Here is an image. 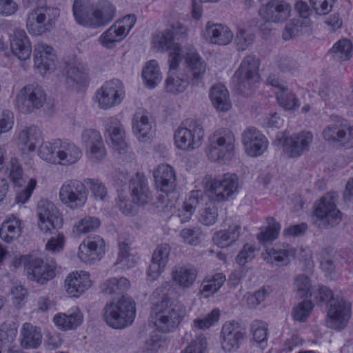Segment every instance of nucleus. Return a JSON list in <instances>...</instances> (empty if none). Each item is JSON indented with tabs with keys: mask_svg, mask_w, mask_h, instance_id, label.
Instances as JSON below:
<instances>
[{
	"mask_svg": "<svg viewBox=\"0 0 353 353\" xmlns=\"http://www.w3.org/2000/svg\"><path fill=\"white\" fill-rule=\"evenodd\" d=\"M75 21L86 27L99 28L104 26L112 20L116 8L108 1H101L91 7L88 6V0H74L72 6Z\"/></svg>",
	"mask_w": 353,
	"mask_h": 353,
	"instance_id": "1",
	"label": "nucleus"
},
{
	"mask_svg": "<svg viewBox=\"0 0 353 353\" xmlns=\"http://www.w3.org/2000/svg\"><path fill=\"white\" fill-rule=\"evenodd\" d=\"M152 313L157 330L168 333L173 331L181 323L186 314V309L181 302L163 297L153 305Z\"/></svg>",
	"mask_w": 353,
	"mask_h": 353,
	"instance_id": "2",
	"label": "nucleus"
},
{
	"mask_svg": "<svg viewBox=\"0 0 353 353\" xmlns=\"http://www.w3.org/2000/svg\"><path fill=\"white\" fill-rule=\"evenodd\" d=\"M135 316V302L131 297L125 296H123L117 303L107 304L103 310L105 321L115 329H122L131 325Z\"/></svg>",
	"mask_w": 353,
	"mask_h": 353,
	"instance_id": "3",
	"label": "nucleus"
},
{
	"mask_svg": "<svg viewBox=\"0 0 353 353\" xmlns=\"http://www.w3.org/2000/svg\"><path fill=\"white\" fill-rule=\"evenodd\" d=\"M204 130L201 123L188 119L183 123V126H179L174 132V143L181 150H192L202 144Z\"/></svg>",
	"mask_w": 353,
	"mask_h": 353,
	"instance_id": "4",
	"label": "nucleus"
},
{
	"mask_svg": "<svg viewBox=\"0 0 353 353\" xmlns=\"http://www.w3.org/2000/svg\"><path fill=\"white\" fill-rule=\"evenodd\" d=\"M59 15V10L48 7H37L31 10L27 17L26 27L28 32L34 36L50 32Z\"/></svg>",
	"mask_w": 353,
	"mask_h": 353,
	"instance_id": "5",
	"label": "nucleus"
},
{
	"mask_svg": "<svg viewBox=\"0 0 353 353\" xmlns=\"http://www.w3.org/2000/svg\"><path fill=\"white\" fill-rule=\"evenodd\" d=\"M208 156L214 161L229 159L235 145V137L228 129H219L209 137Z\"/></svg>",
	"mask_w": 353,
	"mask_h": 353,
	"instance_id": "6",
	"label": "nucleus"
},
{
	"mask_svg": "<svg viewBox=\"0 0 353 353\" xmlns=\"http://www.w3.org/2000/svg\"><path fill=\"white\" fill-rule=\"evenodd\" d=\"M313 140V135L307 131L287 136L283 132H279L275 138V145H281L285 153L291 158L299 157L305 151L309 150Z\"/></svg>",
	"mask_w": 353,
	"mask_h": 353,
	"instance_id": "7",
	"label": "nucleus"
},
{
	"mask_svg": "<svg viewBox=\"0 0 353 353\" xmlns=\"http://www.w3.org/2000/svg\"><path fill=\"white\" fill-rule=\"evenodd\" d=\"M59 199L63 204L72 210L82 208L88 199L85 185L75 179L66 180L61 186Z\"/></svg>",
	"mask_w": 353,
	"mask_h": 353,
	"instance_id": "8",
	"label": "nucleus"
},
{
	"mask_svg": "<svg viewBox=\"0 0 353 353\" xmlns=\"http://www.w3.org/2000/svg\"><path fill=\"white\" fill-rule=\"evenodd\" d=\"M125 96L123 82L118 79L106 81L95 93L99 108L108 110L121 104Z\"/></svg>",
	"mask_w": 353,
	"mask_h": 353,
	"instance_id": "9",
	"label": "nucleus"
},
{
	"mask_svg": "<svg viewBox=\"0 0 353 353\" xmlns=\"http://www.w3.org/2000/svg\"><path fill=\"white\" fill-rule=\"evenodd\" d=\"M28 279L43 284L55 276L57 264L54 261L44 263L43 259L33 255H27L22 258Z\"/></svg>",
	"mask_w": 353,
	"mask_h": 353,
	"instance_id": "10",
	"label": "nucleus"
},
{
	"mask_svg": "<svg viewBox=\"0 0 353 353\" xmlns=\"http://www.w3.org/2000/svg\"><path fill=\"white\" fill-rule=\"evenodd\" d=\"M153 46L161 51L170 50L168 64L170 70H176L182 59L181 47L175 42V37L170 28L156 32L152 38Z\"/></svg>",
	"mask_w": 353,
	"mask_h": 353,
	"instance_id": "11",
	"label": "nucleus"
},
{
	"mask_svg": "<svg viewBox=\"0 0 353 353\" xmlns=\"http://www.w3.org/2000/svg\"><path fill=\"white\" fill-rule=\"evenodd\" d=\"M351 317V304L343 297L336 296L329 303L326 325L329 328L341 330L348 324Z\"/></svg>",
	"mask_w": 353,
	"mask_h": 353,
	"instance_id": "12",
	"label": "nucleus"
},
{
	"mask_svg": "<svg viewBox=\"0 0 353 353\" xmlns=\"http://www.w3.org/2000/svg\"><path fill=\"white\" fill-rule=\"evenodd\" d=\"M38 226L43 232L53 233L54 230L61 228L63 224L61 214L51 201L42 199L37 204Z\"/></svg>",
	"mask_w": 353,
	"mask_h": 353,
	"instance_id": "13",
	"label": "nucleus"
},
{
	"mask_svg": "<svg viewBox=\"0 0 353 353\" xmlns=\"http://www.w3.org/2000/svg\"><path fill=\"white\" fill-rule=\"evenodd\" d=\"M239 186V178L236 174H225L210 182V196L219 202L228 201L238 191Z\"/></svg>",
	"mask_w": 353,
	"mask_h": 353,
	"instance_id": "14",
	"label": "nucleus"
},
{
	"mask_svg": "<svg viewBox=\"0 0 353 353\" xmlns=\"http://www.w3.org/2000/svg\"><path fill=\"white\" fill-rule=\"evenodd\" d=\"M337 196L336 193L330 192L315 203L314 214L325 225L334 226L341 221V212L336 205Z\"/></svg>",
	"mask_w": 353,
	"mask_h": 353,
	"instance_id": "15",
	"label": "nucleus"
},
{
	"mask_svg": "<svg viewBox=\"0 0 353 353\" xmlns=\"http://www.w3.org/2000/svg\"><path fill=\"white\" fill-rule=\"evenodd\" d=\"M46 100L44 90L39 86L28 85L23 87L17 96V105L23 113H30L41 108Z\"/></svg>",
	"mask_w": 353,
	"mask_h": 353,
	"instance_id": "16",
	"label": "nucleus"
},
{
	"mask_svg": "<svg viewBox=\"0 0 353 353\" xmlns=\"http://www.w3.org/2000/svg\"><path fill=\"white\" fill-rule=\"evenodd\" d=\"M291 6L283 0H270L260 6L259 17L266 23H283L290 17Z\"/></svg>",
	"mask_w": 353,
	"mask_h": 353,
	"instance_id": "17",
	"label": "nucleus"
},
{
	"mask_svg": "<svg viewBox=\"0 0 353 353\" xmlns=\"http://www.w3.org/2000/svg\"><path fill=\"white\" fill-rule=\"evenodd\" d=\"M322 135L325 140L332 142H340L353 146V125L350 126L347 121L341 118L336 120L323 130Z\"/></svg>",
	"mask_w": 353,
	"mask_h": 353,
	"instance_id": "18",
	"label": "nucleus"
},
{
	"mask_svg": "<svg viewBox=\"0 0 353 353\" xmlns=\"http://www.w3.org/2000/svg\"><path fill=\"white\" fill-rule=\"evenodd\" d=\"M81 142L87 149L89 159L101 161L106 155V150L101 133L95 129H85L81 134Z\"/></svg>",
	"mask_w": 353,
	"mask_h": 353,
	"instance_id": "19",
	"label": "nucleus"
},
{
	"mask_svg": "<svg viewBox=\"0 0 353 353\" xmlns=\"http://www.w3.org/2000/svg\"><path fill=\"white\" fill-rule=\"evenodd\" d=\"M185 61L189 70V73L186 75L189 83L192 85L202 83L206 73L207 65L194 48L188 49L185 55Z\"/></svg>",
	"mask_w": 353,
	"mask_h": 353,
	"instance_id": "20",
	"label": "nucleus"
},
{
	"mask_svg": "<svg viewBox=\"0 0 353 353\" xmlns=\"http://www.w3.org/2000/svg\"><path fill=\"white\" fill-rule=\"evenodd\" d=\"M242 143L246 153L250 157H258L266 151L268 141L256 128L249 127L242 133Z\"/></svg>",
	"mask_w": 353,
	"mask_h": 353,
	"instance_id": "21",
	"label": "nucleus"
},
{
	"mask_svg": "<svg viewBox=\"0 0 353 353\" xmlns=\"http://www.w3.org/2000/svg\"><path fill=\"white\" fill-rule=\"evenodd\" d=\"M105 253V242L100 236L88 237L79 246L78 256L84 263L101 259Z\"/></svg>",
	"mask_w": 353,
	"mask_h": 353,
	"instance_id": "22",
	"label": "nucleus"
},
{
	"mask_svg": "<svg viewBox=\"0 0 353 353\" xmlns=\"http://www.w3.org/2000/svg\"><path fill=\"white\" fill-rule=\"evenodd\" d=\"M55 59L56 55L51 46L42 42L37 43L34 46V68L41 75H44L54 69Z\"/></svg>",
	"mask_w": 353,
	"mask_h": 353,
	"instance_id": "23",
	"label": "nucleus"
},
{
	"mask_svg": "<svg viewBox=\"0 0 353 353\" xmlns=\"http://www.w3.org/2000/svg\"><path fill=\"white\" fill-rule=\"evenodd\" d=\"M54 148L57 149L56 164L65 166L71 165L78 162L82 157L80 148L68 141L56 140Z\"/></svg>",
	"mask_w": 353,
	"mask_h": 353,
	"instance_id": "24",
	"label": "nucleus"
},
{
	"mask_svg": "<svg viewBox=\"0 0 353 353\" xmlns=\"http://www.w3.org/2000/svg\"><path fill=\"white\" fill-rule=\"evenodd\" d=\"M105 131L108 133V144L119 153L127 152L128 144L125 140V132L123 125L117 118H110L105 124Z\"/></svg>",
	"mask_w": 353,
	"mask_h": 353,
	"instance_id": "25",
	"label": "nucleus"
},
{
	"mask_svg": "<svg viewBox=\"0 0 353 353\" xmlns=\"http://www.w3.org/2000/svg\"><path fill=\"white\" fill-rule=\"evenodd\" d=\"M221 346L227 352L236 350L244 338V332L239 323L236 322L226 323L221 330Z\"/></svg>",
	"mask_w": 353,
	"mask_h": 353,
	"instance_id": "26",
	"label": "nucleus"
},
{
	"mask_svg": "<svg viewBox=\"0 0 353 353\" xmlns=\"http://www.w3.org/2000/svg\"><path fill=\"white\" fill-rule=\"evenodd\" d=\"M91 286L89 273L84 271L73 272L65 279V288L71 296H79Z\"/></svg>",
	"mask_w": 353,
	"mask_h": 353,
	"instance_id": "27",
	"label": "nucleus"
},
{
	"mask_svg": "<svg viewBox=\"0 0 353 353\" xmlns=\"http://www.w3.org/2000/svg\"><path fill=\"white\" fill-rule=\"evenodd\" d=\"M203 35L211 43L219 46L228 45L233 39V33L228 26L211 21L207 23Z\"/></svg>",
	"mask_w": 353,
	"mask_h": 353,
	"instance_id": "28",
	"label": "nucleus"
},
{
	"mask_svg": "<svg viewBox=\"0 0 353 353\" xmlns=\"http://www.w3.org/2000/svg\"><path fill=\"white\" fill-rule=\"evenodd\" d=\"M153 176L156 187L165 193L172 192L176 186L174 169L169 165H160L154 171Z\"/></svg>",
	"mask_w": 353,
	"mask_h": 353,
	"instance_id": "29",
	"label": "nucleus"
},
{
	"mask_svg": "<svg viewBox=\"0 0 353 353\" xmlns=\"http://www.w3.org/2000/svg\"><path fill=\"white\" fill-rule=\"evenodd\" d=\"M129 188L134 203L143 205L151 201L152 192L149 189L146 179L143 174L137 173L130 181Z\"/></svg>",
	"mask_w": 353,
	"mask_h": 353,
	"instance_id": "30",
	"label": "nucleus"
},
{
	"mask_svg": "<svg viewBox=\"0 0 353 353\" xmlns=\"http://www.w3.org/2000/svg\"><path fill=\"white\" fill-rule=\"evenodd\" d=\"M319 94L325 105L330 108L342 103L344 99L343 89L341 84L337 81L323 84L319 89Z\"/></svg>",
	"mask_w": 353,
	"mask_h": 353,
	"instance_id": "31",
	"label": "nucleus"
},
{
	"mask_svg": "<svg viewBox=\"0 0 353 353\" xmlns=\"http://www.w3.org/2000/svg\"><path fill=\"white\" fill-rule=\"evenodd\" d=\"M10 48L14 55L19 60H26L30 58L32 47L24 30H14L13 38L10 39Z\"/></svg>",
	"mask_w": 353,
	"mask_h": 353,
	"instance_id": "32",
	"label": "nucleus"
},
{
	"mask_svg": "<svg viewBox=\"0 0 353 353\" xmlns=\"http://www.w3.org/2000/svg\"><path fill=\"white\" fill-rule=\"evenodd\" d=\"M170 253V247L167 243L159 245L153 252L148 273L153 279L159 276L164 270Z\"/></svg>",
	"mask_w": 353,
	"mask_h": 353,
	"instance_id": "33",
	"label": "nucleus"
},
{
	"mask_svg": "<svg viewBox=\"0 0 353 353\" xmlns=\"http://www.w3.org/2000/svg\"><path fill=\"white\" fill-rule=\"evenodd\" d=\"M41 141V132L34 125L25 127L19 132L17 135L18 145L22 150H28L29 152L34 151L36 145L40 144Z\"/></svg>",
	"mask_w": 353,
	"mask_h": 353,
	"instance_id": "34",
	"label": "nucleus"
},
{
	"mask_svg": "<svg viewBox=\"0 0 353 353\" xmlns=\"http://www.w3.org/2000/svg\"><path fill=\"white\" fill-rule=\"evenodd\" d=\"M132 130L139 141H150L153 135V130L148 115L141 112H136L132 121Z\"/></svg>",
	"mask_w": 353,
	"mask_h": 353,
	"instance_id": "35",
	"label": "nucleus"
},
{
	"mask_svg": "<svg viewBox=\"0 0 353 353\" xmlns=\"http://www.w3.org/2000/svg\"><path fill=\"white\" fill-rule=\"evenodd\" d=\"M21 345L25 349H36L41 343L42 334L39 327L30 323L23 324L21 329Z\"/></svg>",
	"mask_w": 353,
	"mask_h": 353,
	"instance_id": "36",
	"label": "nucleus"
},
{
	"mask_svg": "<svg viewBox=\"0 0 353 353\" xmlns=\"http://www.w3.org/2000/svg\"><path fill=\"white\" fill-rule=\"evenodd\" d=\"M209 97L212 104L219 112H227L231 108L229 92L225 85L218 83L210 90Z\"/></svg>",
	"mask_w": 353,
	"mask_h": 353,
	"instance_id": "37",
	"label": "nucleus"
},
{
	"mask_svg": "<svg viewBox=\"0 0 353 353\" xmlns=\"http://www.w3.org/2000/svg\"><path fill=\"white\" fill-rule=\"evenodd\" d=\"M54 324L63 330H72L83 321V315L79 308L76 307L67 313L57 314L53 319Z\"/></svg>",
	"mask_w": 353,
	"mask_h": 353,
	"instance_id": "38",
	"label": "nucleus"
},
{
	"mask_svg": "<svg viewBox=\"0 0 353 353\" xmlns=\"http://www.w3.org/2000/svg\"><path fill=\"white\" fill-rule=\"evenodd\" d=\"M296 250L292 247L284 249L270 248L263 254V259L269 263L276 265H286L290 263L292 259L295 257Z\"/></svg>",
	"mask_w": 353,
	"mask_h": 353,
	"instance_id": "39",
	"label": "nucleus"
},
{
	"mask_svg": "<svg viewBox=\"0 0 353 353\" xmlns=\"http://www.w3.org/2000/svg\"><path fill=\"white\" fill-rule=\"evenodd\" d=\"M172 279L182 289H188L193 285L197 277V270L187 266H176L172 272Z\"/></svg>",
	"mask_w": 353,
	"mask_h": 353,
	"instance_id": "40",
	"label": "nucleus"
},
{
	"mask_svg": "<svg viewBox=\"0 0 353 353\" xmlns=\"http://www.w3.org/2000/svg\"><path fill=\"white\" fill-rule=\"evenodd\" d=\"M203 201V193L200 190L192 191L188 199L185 201L181 209L178 211V216L182 223L188 221L196 207Z\"/></svg>",
	"mask_w": 353,
	"mask_h": 353,
	"instance_id": "41",
	"label": "nucleus"
},
{
	"mask_svg": "<svg viewBox=\"0 0 353 353\" xmlns=\"http://www.w3.org/2000/svg\"><path fill=\"white\" fill-rule=\"evenodd\" d=\"M21 221L13 216L3 221L0 228V238L6 243L17 239L21 234Z\"/></svg>",
	"mask_w": 353,
	"mask_h": 353,
	"instance_id": "42",
	"label": "nucleus"
},
{
	"mask_svg": "<svg viewBox=\"0 0 353 353\" xmlns=\"http://www.w3.org/2000/svg\"><path fill=\"white\" fill-rule=\"evenodd\" d=\"M225 281V276L223 273L206 276L201 284L199 292L204 298H208L217 292Z\"/></svg>",
	"mask_w": 353,
	"mask_h": 353,
	"instance_id": "43",
	"label": "nucleus"
},
{
	"mask_svg": "<svg viewBox=\"0 0 353 353\" xmlns=\"http://www.w3.org/2000/svg\"><path fill=\"white\" fill-rule=\"evenodd\" d=\"M241 226L239 225H230L228 229L214 233L213 241L220 248H226L232 245L239 237Z\"/></svg>",
	"mask_w": 353,
	"mask_h": 353,
	"instance_id": "44",
	"label": "nucleus"
},
{
	"mask_svg": "<svg viewBox=\"0 0 353 353\" xmlns=\"http://www.w3.org/2000/svg\"><path fill=\"white\" fill-rule=\"evenodd\" d=\"M259 66V59L255 55L246 56L242 61L240 67L234 73L235 77H244L250 79H259L258 69Z\"/></svg>",
	"mask_w": 353,
	"mask_h": 353,
	"instance_id": "45",
	"label": "nucleus"
},
{
	"mask_svg": "<svg viewBox=\"0 0 353 353\" xmlns=\"http://www.w3.org/2000/svg\"><path fill=\"white\" fill-rule=\"evenodd\" d=\"M142 77L146 85L154 88L162 80L161 72L156 60H150L143 68Z\"/></svg>",
	"mask_w": 353,
	"mask_h": 353,
	"instance_id": "46",
	"label": "nucleus"
},
{
	"mask_svg": "<svg viewBox=\"0 0 353 353\" xmlns=\"http://www.w3.org/2000/svg\"><path fill=\"white\" fill-rule=\"evenodd\" d=\"M65 70L68 78L74 83L82 84L85 83L88 80V68L82 63H67Z\"/></svg>",
	"mask_w": 353,
	"mask_h": 353,
	"instance_id": "47",
	"label": "nucleus"
},
{
	"mask_svg": "<svg viewBox=\"0 0 353 353\" xmlns=\"http://www.w3.org/2000/svg\"><path fill=\"white\" fill-rule=\"evenodd\" d=\"M352 44L350 40L343 39L338 41L329 50L328 54L339 61H347L352 57Z\"/></svg>",
	"mask_w": 353,
	"mask_h": 353,
	"instance_id": "48",
	"label": "nucleus"
},
{
	"mask_svg": "<svg viewBox=\"0 0 353 353\" xmlns=\"http://www.w3.org/2000/svg\"><path fill=\"white\" fill-rule=\"evenodd\" d=\"M126 36L124 28L115 23L103 33L99 39L103 46L110 48L113 47L114 43L121 41Z\"/></svg>",
	"mask_w": 353,
	"mask_h": 353,
	"instance_id": "49",
	"label": "nucleus"
},
{
	"mask_svg": "<svg viewBox=\"0 0 353 353\" xmlns=\"http://www.w3.org/2000/svg\"><path fill=\"white\" fill-rule=\"evenodd\" d=\"M130 286V281L125 277H113L105 281L101 285L102 291L108 294H119L127 291Z\"/></svg>",
	"mask_w": 353,
	"mask_h": 353,
	"instance_id": "50",
	"label": "nucleus"
},
{
	"mask_svg": "<svg viewBox=\"0 0 353 353\" xmlns=\"http://www.w3.org/2000/svg\"><path fill=\"white\" fill-rule=\"evenodd\" d=\"M119 254L114 265L122 270L129 269L134 267L136 259L129 252L130 247L125 242L119 243Z\"/></svg>",
	"mask_w": 353,
	"mask_h": 353,
	"instance_id": "51",
	"label": "nucleus"
},
{
	"mask_svg": "<svg viewBox=\"0 0 353 353\" xmlns=\"http://www.w3.org/2000/svg\"><path fill=\"white\" fill-rule=\"evenodd\" d=\"M101 225V221L95 216H87L79 220L73 227V232L77 235L94 232Z\"/></svg>",
	"mask_w": 353,
	"mask_h": 353,
	"instance_id": "52",
	"label": "nucleus"
},
{
	"mask_svg": "<svg viewBox=\"0 0 353 353\" xmlns=\"http://www.w3.org/2000/svg\"><path fill=\"white\" fill-rule=\"evenodd\" d=\"M173 70L170 69L169 74L165 81V88L168 92L177 94L183 92L190 83L185 77H175L172 74Z\"/></svg>",
	"mask_w": 353,
	"mask_h": 353,
	"instance_id": "53",
	"label": "nucleus"
},
{
	"mask_svg": "<svg viewBox=\"0 0 353 353\" xmlns=\"http://www.w3.org/2000/svg\"><path fill=\"white\" fill-rule=\"evenodd\" d=\"M17 334V325L12 321H6L0 325V345L12 343Z\"/></svg>",
	"mask_w": 353,
	"mask_h": 353,
	"instance_id": "54",
	"label": "nucleus"
},
{
	"mask_svg": "<svg viewBox=\"0 0 353 353\" xmlns=\"http://www.w3.org/2000/svg\"><path fill=\"white\" fill-rule=\"evenodd\" d=\"M307 27V23L299 19L290 21L284 29L283 38L289 40L293 37L302 34Z\"/></svg>",
	"mask_w": 353,
	"mask_h": 353,
	"instance_id": "55",
	"label": "nucleus"
},
{
	"mask_svg": "<svg viewBox=\"0 0 353 353\" xmlns=\"http://www.w3.org/2000/svg\"><path fill=\"white\" fill-rule=\"evenodd\" d=\"M84 181L95 199L101 201L106 200L108 196V190L100 180L88 178Z\"/></svg>",
	"mask_w": 353,
	"mask_h": 353,
	"instance_id": "56",
	"label": "nucleus"
},
{
	"mask_svg": "<svg viewBox=\"0 0 353 353\" xmlns=\"http://www.w3.org/2000/svg\"><path fill=\"white\" fill-rule=\"evenodd\" d=\"M268 227L265 231L257 234V239L260 242L272 241L277 238L281 230V225L276 222L273 217L268 218Z\"/></svg>",
	"mask_w": 353,
	"mask_h": 353,
	"instance_id": "57",
	"label": "nucleus"
},
{
	"mask_svg": "<svg viewBox=\"0 0 353 353\" xmlns=\"http://www.w3.org/2000/svg\"><path fill=\"white\" fill-rule=\"evenodd\" d=\"M218 218V209L216 206L210 203L199 212V221L202 224L210 226L214 225Z\"/></svg>",
	"mask_w": 353,
	"mask_h": 353,
	"instance_id": "58",
	"label": "nucleus"
},
{
	"mask_svg": "<svg viewBox=\"0 0 353 353\" xmlns=\"http://www.w3.org/2000/svg\"><path fill=\"white\" fill-rule=\"evenodd\" d=\"M233 79L237 90L241 94L245 97L252 93L259 80V79H250L249 77L244 78V77H235V75H234Z\"/></svg>",
	"mask_w": 353,
	"mask_h": 353,
	"instance_id": "59",
	"label": "nucleus"
},
{
	"mask_svg": "<svg viewBox=\"0 0 353 353\" xmlns=\"http://www.w3.org/2000/svg\"><path fill=\"white\" fill-rule=\"evenodd\" d=\"M250 326L253 339L256 342L262 343L267 341L268 336L267 323L261 320H254Z\"/></svg>",
	"mask_w": 353,
	"mask_h": 353,
	"instance_id": "60",
	"label": "nucleus"
},
{
	"mask_svg": "<svg viewBox=\"0 0 353 353\" xmlns=\"http://www.w3.org/2000/svg\"><path fill=\"white\" fill-rule=\"evenodd\" d=\"M276 99L281 106L286 110H295L299 107V99L294 93L288 90L277 92Z\"/></svg>",
	"mask_w": 353,
	"mask_h": 353,
	"instance_id": "61",
	"label": "nucleus"
},
{
	"mask_svg": "<svg viewBox=\"0 0 353 353\" xmlns=\"http://www.w3.org/2000/svg\"><path fill=\"white\" fill-rule=\"evenodd\" d=\"M219 310L214 309L205 316L195 319L193 321V325L195 327L200 330L208 329L219 321Z\"/></svg>",
	"mask_w": 353,
	"mask_h": 353,
	"instance_id": "62",
	"label": "nucleus"
},
{
	"mask_svg": "<svg viewBox=\"0 0 353 353\" xmlns=\"http://www.w3.org/2000/svg\"><path fill=\"white\" fill-rule=\"evenodd\" d=\"M9 171V175L12 183L19 187L24 183L23 179V169L16 159H11L10 164L7 168Z\"/></svg>",
	"mask_w": 353,
	"mask_h": 353,
	"instance_id": "63",
	"label": "nucleus"
},
{
	"mask_svg": "<svg viewBox=\"0 0 353 353\" xmlns=\"http://www.w3.org/2000/svg\"><path fill=\"white\" fill-rule=\"evenodd\" d=\"M314 305L310 301H303L294 309L292 315L294 319L300 322H304L309 316L313 309Z\"/></svg>",
	"mask_w": 353,
	"mask_h": 353,
	"instance_id": "64",
	"label": "nucleus"
}]
</instances>
